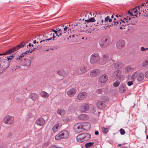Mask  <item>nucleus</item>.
Listing matches in <instances>:
<instances>
[{"label":"nucleus","instance_id":"obj_1","mask_svg":"<svg viewBox=\"0 0 148 148\" xmlns=\"http://www.w3.org/2000/svg\"><path fill=\"white\" fill-rule=\"evenodd\" d=\"M27 42H23L19 45H18L16 46H15L12 48H11L7 51L4 52L2 53H0V56L6 55L10 54L15 51H16L20 48H22L26 45V44Z\"/></svg>","mask_w":148,"mask_h":148},{"label":"nucleus","instance_id":"obj_2","mask_svg":"<svg viewBox=\"0 0 148 148\" xmlns=\"http://www.w3.org/2000/svg\"><path fill=\"white\" fill-rule=\"evenodd\" d=\"M91 137L90 135L87 133H82L78 135L77 137V142L81 143L89 139Z\"/></svg>","mask_w":148,"mask_h":148},{"label":"nucleus","instance_id":"obj_3","mask_svg":"<svg viewBox=\"0 0 148 148\" xmlns=\"http://www.w3.org/2000/svg\"><path fill=\"white\" fill-rule=\"evenodd\" d=\"M110 41V38L106 37L101 38L99 41V44L101 47L104 48L109 45Z\"/></svg>","mask_w":148,"mask_h":148},{"label":"nucleus","instance_id":"obj_4","mask_svg":"<svg viewBox=\"0 0 148 148\" xmlns=\"http://www.w3.org/2000/svg\"><path fill=\"white\" fill-rule=\"evenodd\" d=\"M100 60L98 53H95L91 55L90 57V62L92 64H94L99 61Z\"/></svg>","mask_w":148,"mask_h":148},{"label":"nucleus","instance_id":"obj_5","mask_svg":"<svg viewBox=\"0 0 148 148\" xmlns=\"http://www.w3.org/2000/svg\"><path fill=\"white\" fill-rule=\"evenodd\" d=\"M144 77V75L142 73H135L132 76V78L133 79L136 78L138 81L141 82L143 80Z\"/></svg>","mask_w":148,"mask_h":148},{"label":"nucleus","instance_id":"obj_6","mask_svg":"<svg viewBox=\"0 0 148 148\" xmlns=\"http://www.w3.org/2000/svg\"><path fill=\"white\" fill-rule=\"evenodd\" d=\"M14 118L9 115L6 116L3 120V122L6 124H12L14 122Z\"/></svg>","mask_w":148,"mask_h":148},{"label":"nucleus","instance_id":"obj_7","mask_svg":"<svg viewBox=\"0 0 148 148\" xmlns=\"http://www.w3.org/2000/svg\"><path fill=\"white\" fill-rule=\"evenodd\" d=\"M73 128L77 132L79 133L83 131V130L81 123H77L74 126Z\"/></svg>","mask_w":148,"mask_h":148},{"label":"nucleus","instance_id":"obj_8","mask_svg":"<svg viewBox=\"0 0 148 148\" xmlns=\"http://www.w3.org/2000/svg\"><path fill=\"white\" fill-rule=\"evenodd\" d=\"M121 73V71L119 70L114 71L112 75V78L115 79H120L122 76Z\"/></svg>","mask_w":148,"mask_h":148},{"label":"nucleus","instance_id":"obj_9","mask_svg":"<svg viewBox=\"0 0 148 148\" xmlns=\"http://www.w3.org/2000/svg\"><path fill=\"white\" fill-rule=\"evenodd\" d=\"M125 45V41L123 40H120L118 41L116 43L117 48L119 49H121L124 47Z\"/></svg>","mask_w":148,"mask_h":148},{"label":"nucleus","instance_id":"obj_10","mask_svg":"<svg viewBox=\"0 0 148 148\" xmlns=\"http://www.w3.org/2000/svg\"><path fill=\"white\" fill-rule=\"evenodd\" d=\"M83 131L84 130H88L90 128V123L87 122H83L81 123Z\"/></svg>","mask_w":148,"mask_h":148},{"label":"nucleus","instance_id":"obj_11","mask_svg":"<svg viewBox=\"0 0 148 148\" xmlns=\"http://www.w3.org/2000/svg\"><path fill=\"white\" fill-rule=\"evenodd\" d=\"M87 96V93L85 92H82L77 95V98L79 100H83Z\"/></svg>","mask_w":148,"mask_h":148},{"label":"nucleus","instance_id":"obj_12","mask_svg":"<svg viewBox=\"0 0 148 148\" xmlns=\"http://www.w3.org/2000/svg\"><path fill=\"white\" fill-rule=\"evenodd\" d=\"M45 122V120L42 117H40L36 120L35 123L37 125L40 126L43 125Z\"/></svg>","mask_w":148,"mask_h":148},{"label":"nucleus","instance_id":"obj_13","mask_svg":"<svg viewBox=\"0 0 148 148\" xmlns=\"http://www.w3.org/2000/svg\"><path fill=\"white\" fill-rule=\"evenodd\" d=\"M97 107L100 109H102L106 106V105L102 101H100L97 102Z\"/></svg>","mask_w":148,"mask_h":148},{"label":"nucleus","instance_id":"obj_14","mask_svg":"<svg viewBox=\"0 0 148 148\" xmlns=\"http://www.w3.org/2000/svg\"><path fill=\"white\" fill-rule=\"evenodd\" d=\"M100 71L98 69H95L91 71L90 72V75L92 77L98 76L100 74Z\"/></svg>","mask_w":148,"mask_h":148},{"label":"nucleus","instance_id":"obj_15","mask_svg":"<svg viewBox=\"0 0 148 148\" xmlns=\"http://www.w3.org/2000/svg\"><path fill=\"white\" fill-rule=\"evenodd\" d=\"M76 92V90L74 88H72L68 91L66 93L69 96L72 97L75 94Z\"/></svg>","mask_w":148,"mask_h":148},{"label":"nucleus","instance_id":"obj_16","mask_svg":"<svg viewBox=\"0 0 148 148\" xmlns=\"http://www.w3.org/2000/svg\"><path fill=\"white\" fill-rule=\"evenodd\" d=\"M108 78V76L106 74H104L100 77L99 81L101 83H104L107 81Z\"/></svg>","mask_w":148,"mask_h":148},{"label":"nucleus","instance_id":"obj_17","mask_svg":"<svg viewBox=\"0 0 148 148\" xmlns=\"http://www.w3.org/2000/svg\"><path fill=\"white\" fill-rule=\"evenodd\" d=\"M80 109V111L82 112H85L89 110V106L87 104H83L81 106Z\"/></svg>","mask_w":148,"mask_h":148},{"label":"nucleus","instance_id":"obj_18","mask_svg":"<svg viewBox=\"0 0 148 148\" xmlns=\"http://www.w3.org/2000/svg\"><path fill=\"white\" fill-rule=\"evenodd\" d=\"M126 85L124 84H121L119 87V90L120 93H123L126 91Z\"/></svg>","mask_w":148,"mask_h":148},{"label":"nucleus","instance_id":"obj_19","mask_svg":"<svg viewBox=\"0 0 148 148\" xmlns=\"http://www.w3.org/2000/svg\"><path fill=\"white\" fill-rule=\"evenodd\" d=\"M60 132L63 138H66L68 137L69 132L68 131L65 130Z\"/></svg>","mask_w":148,"mask_h":148},{"label":"nucleus","instance_id":"obj_20","mask_svg":"<svg viewBox=\"0 0 148 148\" xmlns=\"http://www.w3.org/2000/svg\"><path fill=\"white\" fill-rule=\"evenodd\" d=\"M61 126V124L59 123H58L54 125L52 128V130L53 132H56Z\"/></svg>","mask_w":148,"mask_h":148},{"label":"nucleus","instance_id":"obj_21","mask_svg":"<svg viewBox=\"0 0 148 148\" xmlns=\"http://www.w3.org/2000/svg\"><path fill=\"white\" fill-rule=\"evenodd\" d=\"M10 65V62L7 60L3 61L2 63V66L3 69H7L8 68Z\"/></svg>","mask_w":148,"mask_h":148},{"label":"nucleus","instance_id":"obj_22","mask_svg":"<svg viewBox=\"0 0 148 148\" xmlns=\"http://www.w3.org/2000/svg\"><path fill=\"white\" fill-rule=\"evenodd\" d=\"M23 65L27 66L29 67L30 66L31 64V60L28 58L25 59L23 60Z\"/></svg>","mask_w":148,"mask_h":148},{"label":"nucleus","instance_id":"obj_23","mask_svg":"<svg viewBox=\"0 0 148 148\" xmlns=\"http://www.w3.org/2000/svg\"><path fill=\"white\" fill-rule=\"evenodd\" d=\"M29 97L30 98L34 101L38 97V95L35 93H32L29 95Z\"/></svg>","mask_w":148,"mask_h":148},{"label":"nucleus","instance_id":"obj_24","mask_svg":"<svg viewBox=\"0 0 148 148\" xmlns=\"http://www.w3.org/2000/svg\"><path fill=\"white\" fill-rule=\"evenodd\" d=\"M78 119L81 120H85L88 118V116L86 114H82L78 116Z\"/></svg>","mask_w":148,"mask_h":148},{"label":"nucleus","instance_id":"obj_25","mask_svg":"<svg viewBox=\"0 0 148 148\" xmlns=\"http://www.w3.org/2000/svg\"><path fill=\"white\" fill-rule=\"evenodd\" d=\"M87 69L85 66H81L79 69L80 71L79 73H83L87 71Z\"/></svg>","mask_w":148,"mask_h":148},{"label":"nucleus","instance_id":"obj_26","mask_svg":"<svg viewBox=\"0 0 148 148\" xmlns=\"http://www.w3.org/2000/svg\"><path fill=\"white\" fill-rule=\"evenodd\" d=\"M123 64L120 62H118L114 64V67L116 69H119L122 67Z\"/></svg>","mask_w":148,"mask_h":148},{"label":"nucleus","instance_id":"obj_27","mask_svg":"<svg viewBox=\"0 0 148 148\" xmlns=\"http://www.w3.org/2000/svg\"><path fill=\"white\" fill-rule=\"evenodd\" d=\"M40 95L41 97L44 98L47 97L49 96V94L44 91L41 92Z\"/></svg>","mask_w":148,"mask_h":148},{"label":"nucleus","instance_id":"obj_28","mask_svg":"<svg viewBox=\"0 0 148 148\" xmlns=\"http://www.w3.org/2000/svg\"><path fill=\"white\" fill-rule=\"evenodd\" d=\"M57 113L60 115L61 116H63L65 113V110L63 109H60L58 110Z\"/></svg>","mask_w":148,"mask_h":148},{"label":"nucleus","instance_id":"obj_29","mask_svg":"<svg viewBox=\"0 0 148 148\" xmlns=\"http://www.w3.org/2000/svg\"><path fill=\"white\" fill-rule=\"evenodd\" d=\"M134 70V68L130 66H128L125 69V73H128Z\"/></svg>","mask_w":148,"mask_h":148},{"label":"nucleus","instance_id":"obj_30","mask_svg":"<svg viewBox=\"0 0 148 148\" xmlns=\"http://www.w3.org/2000/svg\"><path fill=\"white\" fill-rule=\"evenodd\" d=\"M109 57L108 54H105L103 55L102 60L105 62L109 60Z\"/></svg>","mask_w":148,"mask_h":148},{"label":"nucleus","instance_id":"obj_31","mask_svg":"<svg viewBox=\"0 0 148 148\" xmlns=\"http://www.w3.org/2000/svg\"><path fill=\"white\" fill-rule=\"evenodd\" d=\"M55 138L56 140H59L63 138L60 132L58 134L55 136Z\"/></svg>","mask_w":148,"mask_h":148},{"label":"nucleus","instance_id":"obj_32","mask_svg":"<svg viewBox=\"0 0 148 148\" xmlns=\"http://www.w3.org/2000/svg\"><path fill=\"white\" fill-rule=\"evenodd\" d=\"M58 74L60 75L64 76L65 75V72L63 70H60L58 71Z\"/></svg>","mask_w":148,"mask_h":148},{"label":"nucleus","instance_id":"obj_33","mask_svg":"<svg viewBox=\"0 0 148 148\" xmlns=\"http://www.w3.org/2000/svg\"><path fill=\"white\" fill-rule=\"evenodd\" d=\"M85 21L87 23L93 22L95 21V20L94 18H90L87 20H85Z\"/></svg>","mask_w":148,"mask_h":148},{"label":"nucleus","instance_id":"obj_34","mask_svg":"<svg viewBox=\"0 0 148 148\" xmlns=\"http://www.w3.org/2000/svg\"><path fill=\"white\" fill-rule=\"evenodd\" d=\"M102 132L104 134H106L109 131V128H105L104 127H101Z\"/></svg>","mask_w":148,"mask_h":148},{"label":"nucleus","instance_id":"obj_35","mask_svg":"<svg viewBox=\"0 0 148 148\" xmlns=\"http://www.w3.org/2000/svg\"><path fill=\"white\" fill-rule=\"evenodd\" d=\"M94 143L93 142H89L86 143L85 145V146L86 148H88L89 147L92 146L93 145Z\"/></svg>","mask_w":148,"mask_h":148},{"label":"nucleus","instance_id":"obj_36","mask_svg":"<svg viewBox=\"0 0 148 148\" xmlns=\"http://www.w3.org/2000/svg\"><path fill=\"white\" fill-rule=\"evenodd\" d=\"M102 99L103 100V101H102L105 103L107 102L109 100L108 97L106 96L103 97Z\"/></svg>","mask_w":148,"mask_h":148},{"label":"nucleus","instance_id":"obj_37","mask_svg":"<svg viewBox=\"0 0 148 148\" xmlns=\"http://www.w3.org/2000/svg\"><path fill=\"white\" fill-rule=\"evenodd\" d=\"M109 20V16H107L106 18H105L104 21V23L105 25H107L108 23V20Z\"/></svg>","mask_w":148,"mask_h":148},{"label":"nucleus","instance_id":"obj_38","mask_svg":"<svg viewBox=\"0 0 148 148\" xmlns=\"http://www.w3.org/2000/svg\"><path fill=\"white\" fill-rule=\"evenodd\" d=\"M120 84V82L118 81H116L114 84L113 86L115 87H117L119 86Z\"/></svg>","mask_w":148,"mask_h":148},{"label":"nucleus","instance_id":"obj_39","mask_svg":"<svg viewBox=\"0 0 148 148\" xmlns=\"http://www.w3.org/2000/svg\"><path fill=\"white\" fill-rule=\"evenodd\" d=\"M119 22L117 21H114L111 25H110L109 26L110 27H112L113 25L114 26H115L117 25V24H118Z\"/></svg>","mask_w":148,"mask_h":148},{"label":"nucleus","instance_id":"obj_40","mask_svg":"<svg viewBox=\"0 0 148 148\" xmlns=\"http://www.w3.org/2000/svg\"><path fill=\"white\" fill-rule=\"evenodd\" d=\"M23 57V56L22 55V56H15L14 58L16 60H20L21 59V58H22Z\"/></svg>","mask_w":148,"mask_h":148},{"label":"nucleus","instance_id":"obj_41","mask_svg":"<svg viewBox=\"0 0 148 148\" xmlns=\"http://www.w3.org/2000/svg\"><path fill=\"white\" fill-rule=\"evenodd\" d=\"M148 65V62L145 60L142 64V66L143 67H145Z\"/></svg>","mask_w":148,"mask_h":148},{"label":"nucleus","instance_id":"obj_42","mask_svg":"<svg viewBox=\"0 0 148 148\" xmlns=\"http://www.w3.org/2000/svg\"><path fill=\"white\" fill-rule=\"evenodd\" d=\"M95 92L97 94H101L102 92V90L101 89H99L95 91Z\"/></svg>","mask_w":148,"mask_h":148},{"label":"nucleus","instance_id":"obj_43","mask_svg":"<svg viewBox=\"0 0 148 148\" xmlns=\"http://www.w3.org/2000/svg\"><path fill=\"white\" fill-rule=\"evenodd\" d=\"M119 132L122 135H124L125 133V131L122 128L120 129Z\"/></svg>","mask_w":148,"mask_h":148},{"label":"nucleus","instance_id":"obj_44","mask_svg":"<svg viewBox=\"0 0 148 148\" xmlns=\"http://www.w3.org/2000/svg\"><path fill=\"white\" fill-rule=\"evenodd\" d=\"M131 11L133 13V12L137 13L138 11L137 9H136L135 8H133L132 10H131Z\"/></svg>","mask_w":148,"mask_h":148},{"label":"nucleus","instance_id":"obj_45","mask_svg":"<svg viewBox=\"0 0 148 148\" xmlns=\"http://www.w3.org/2000/svg\"><path fill=\"white\" fill-rule=\"evenodd\" d=\"M148 49V48H145L144 47H141L140 50L142 51H144L146 50H147Z\"/></svg>","mask_w":148,"mask_h":148},{"label":"nucleus","instance_id":"obj_46","mask_svg":"<svg viewBox=\"0 0 148 148\" xmlns=\"http://www.w3.org/2000/svg\"><path fill=\"white\" fill-rule=\"evenodd\" d=\"M29 50L27 51H25V52L22 53L21 56H22L23 55V57H24V56H25V54H26L27 53H29Z\"/></svg>","mask_w":148,"mask_h":148},{"label":"nucleus","instance_id":"obj_47","mask_svg":"<svg viewBox=\"0 0 148 148\" xmlns=\"http://www.w3.org/2000/svg\"><path fill=\"white\" fill-rule=\"evenodd\" d=\"M133 84V82L132 81H129L127 82V84L129 86H130Z\"/></svg>","mask_w":148,"mask_h":148},{"label":"nucleus","instance_id":"obj_48","mask_svg":"<svg viewBox=\"0 0 148 148\" xmlns=\"http://www.w3.org/2000/svg\"><path fill=\"white\" fill-rule=\"evenodd\" d=\"M47 34L48 35L47 36V37H48V36H51L52 34V32L51 31H49L47 33Z\"/></svg>","mask_w":148,"mask_h":148},{"label":"nucleus","instance_id":"obj_49","mask_svg":"<svg viewBox=\"0 0 148 148\" xmlns=\"http://www.w3.org/2000/svg\"><path fill=\"white\" fill-rule=\"evenodd\" d=\"M49 148H63L62 147H57L55 145H53L52 146H51Z\"/></svg>","mask_w":148,"mask_h":148},{"label":"nucleus","instance_id":"obj_50","mask_svg":"<svg viewBox=\"0 0 148 148\" xmlns=\"http://www.w3.org/2000/svg\"><path fill=\"white\" fill-rule=\"evenodd\" d=\"M58 34H59V35H58L57 34H56V36H57L59 37L60 36H61L62 35V31H61V32H58Z\"/></svg>","mask_w":148,"mask_h":148},{"label":"nucleus","instance_id":"obj_51","mask_svg":"<svg viewBox=\"0 0 148 148\" xmlns=\"http://www.w3.org/2000/svg\"><path fill=\"white\" fill-rule=\"evenodd\" d=\"M42 47L41 46V45H38V46L35 48V49H37V50L40 49L41 47Z\"/></svg>","mask_w":148,"mask_h":148},{"label":"nucleus","instance_id":"obj_52","mask_svg":"<svg viewBox=\"0 0 148 148\" xmlns=\"http://www.w3.org/2000/svg\"><path fill=\"white\" fill-rule=\"evenodd\" d=\"M16 54V53H14L13 54H12L11 56H10L9 57H10L11 58H14L15 56V55Z\"/></svg>","mask_w":148,"mask_h":148},{"label":"nucleus","instance_id":"obj_53","mask_svg":"<svg viewBox=\"0 0 148 148\" xmlns=\"http://www.w3.org/2000/svg\"><path fill=\"white\" fill-rule=\"evenodd\" d=\"M145 76L148 79V71L145 73Z\"/></svg>","mask_w":148,"mask_h":148},{"label":"nucleus","instance_id":"obj_54","mask_svg":"<svg viewBox=\"0 0 148 148\" xmlns=\"http://www.w3.org/2000/svg\"><path fill=\"white\" fill-rule=\"evenodd\" d=\"M104 21H103V20H102L101 21V22L100 23V25H105L104 24Z\"/></svg>","mask_w":148,"mask_h":148},{"label":"nucleus","instance_id":"obj_55","mask_svg":"<svg viewBox=\"0 0 148 148\" xmlns=\"http://www.w3.org/2000/svg\"><path fill=\"white\" fill-rule=\"evenodd\" d=\"M52 31L54 32L55 34H57L58 32V31L56 30H54L53 29H51Z\"/></svg>","mask_w":148,"mask_h":148},{"label":"nucleus","instance_id":"obj_56","mask_svg":"<svg viewBox=\"0 0 148 148\" xmlns=\"http://www.w3.org/2000/svg\"><path fill=\"white\" fill-rule=\"evenodd\" d=\"M52 38V40H54V38H55L56 36H54V34H53L52 35V36H51Z\"/></svg>","mask_w":148,"mask_h":148},{"label":"nucleus","instance_id":"obj_57","mask_svg":"<svg viewBox=\"0 0 148 148\" xmlns=\"http://www.w3.org/2000/svg\"><path fill=\"white\" fill-rule=\"evenodd\" d=\"M36 49H35V48H34V49H32V51H30V49H29V53H32V51H34Z\"/></svg>","mask_w":148,"mask_h":148},{"label":"nucleus","instance_id":"obj_58","mask_svg":"<svg viewBox=\"0 0 148 148\" xmlns=\"http://www.w3.org/2000/svg\"><path fill=\"white\" fill-rule=\"evenodd\" d=\"M99 133V132L98 131H96L95 132V134L96 135H98Z\"/></svg>","mask_w":148,"mask_h":148},{"label":"nucleus","instance_id":"obj_59","mask_svg":"<svg viewBox=\"0 0 148 148\" xmlns=\"http://www.w3.org/2000/svg\"><path fill=\"white\" fill-rule=\"evenodd\" d=\"M100 24V23H99V22H97V23H96L94 25H96V26H97L98 25Z\"/></svg>","mask_w":148,"mask_h":148},{"label":"nucleus","instance_id":"obj_60","mask_svg":"<svg viewBox=\"0 0 148 148\" xmlns=\"http://www.w3.org/2000/svg\"><path fill=\"white\" fill-rule=\"evenodd\" d=\"M68 28V27L66 26L64 28V31H66V30Z\"/></svg>","mask_w":148,"mask_h":148},{"label":"nucleus","instance_id":"obj_61","mask_svg":"<svg viewBox=\"0 0 148 148\" xmlns=\"http://www.w3.org/2000/svg\"><path fill=\"white\" fill-rule=\"evenodd\" d=\"M134 16V15L133 14V12H131V13H130V16Z\"/></svg>","mask_w":148,"mask_h":148},{"label":"nucleus","instance_id":"obj_62","mask_svg":"<svg viewBox=\"0 0 148 148\" xmlns=\"http://www.w3.org/2000/svg\"><path fill=\"white\" fill-rule=\"evenodd\" d=\"M112 21V19L111 18H110V16H109V20H108L109 22H111Z\"/></svg>","mask_w":148,"mask_h":148},{"label":"nucleus","instance_id":"obj_63","mask_svg":"<svg viewBox=\"0 0 148 148\" xmlns=\"http://www.w3.org/2000/svg\"><path fill=\"white\" fill-rule=\"evenodd\" d=\"M131 10H130L128 11L127 12V14H128L130 15V13H131V12H131Z\"/></svg>","mask_w":148,"mask_h":148},{"label":"nucleus","instance_id":"obj_64","mask_svg":"<svg viewBox=\"0 0 148 148\" xmlns=\"http://www.w3.org/2000/svg\"><path fill=\"white\" fill-rule=\"evenodd\" d=\"M7 58L8 60H11L12 59V58H11V57L10 58V57Z\"/></svg>","mask_w":148,"mask_h":148}]
</instances>
